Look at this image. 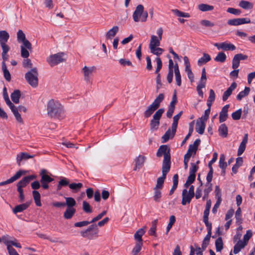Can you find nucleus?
Listing matches in <instances>:
<instances>
[{
	"label": "nucleus",
	"instance_id": "nucleus-10",
	"mask_svg": "<svg viewBox=\"0 0 255 255\" xmlns=\"http://www.w3.org/2000/svg\"><path fill=\"white\" fill-rule=\"evenodd\" d=\"M37 178L36 175H30L24 177L16 185L17 190H23V188L26 187L29 182Z\"/></svg>",
	"mask_w": 255,
	"mask_h": 255
},
{
	"label": "nucleus",
	"instance_id": "nucleus-3",
	"mask_svg": "<svg viewBox=\"0 0 255 255\" xmlns=\"http://www.w3.org/2000/svg\"><path fill=\"white\" fill-rule=\"evenodd\" d=\"M164 98L163 94H159L155 98L154 101L147 107V109L144 112L145 118H148L157 110L160 106V103Z\"/></svg>",
	"mask_w": 255,
	"mask_h": 255
},
{
	"label": "nucleus",
	"instance_id": "nucleus-36",
	"mask_svg": "<svg viewBox=\"0 0 255 255\" xmlns=\"http://www.w3.org/2000/svg\"><path fill=\"white\" fill-rule=\"evenodd\" d=\"M20 92L18 90H14L11 94L10 97L11 100L15 104L19 103V98L20 97Z\"/></svg>",
	"mask_w": 255,
	"mask_h": 255
},
{
	"label": "nucleus",
	"instance_id": "nucleus-16",
	"mask_svg": "<svg viewBox=\"0 0 255 255\" xmlns=\"http://www.w3.org/2000/svg\"><path fill=\"white\" fill-rule=\"evenodd\" d=\"M194 196L191 195L188 193L187 189H184L182 193V202L181 204L183 205H185L187 204H189L191 199Z\"/></svg>",
	"mask_w": 255,
	"mask_h": 255
},
{
	"label": "nucleus",
	"instance_id": "nucleus-1",
	"mask_svg": "<svg viewBox=\"0 0 255 255\" xmlns=\"http://www.w3.org/2000/svg\"><path fill=\"white\" fill-rule=\"evenodd\" d=\"M62 111V105L59 101L51 99L47 104V112L49 117L59 119Z\"/></svg>",
	"mask_w": 255,
	"mask_h": 255
},
{
	"label": "nucleus",
	"instance_id": "nucleus-15",
	"mask_svg": "<svg viewBox=\"0 0 255 255\" xmlns=\"http://www.w3.org/2000/svg\"><path fill=\"white\" fill-rule=\"evenodd\" d=\"M9 38L8 33L5 30L0 31V45L1 47H9L7 44Z\"/></svg>",
	"mask_w": 255,
	"mask_h": 255
},
{
	"label": "nucleus",
	"instance_id": "nucleus-6",
	"mask_svg": "<svg viewBox=\"0 0 255 255\" xmlns=\"http://www.w3.org/2000/svg\"><path fill=\"white\" fill-rule=\"evenodd\" d=\"M133 19L135 22H138L140 18L142 22H145L148 16L147 11H144V7L141 4L138 5L133 13Z\"/></svg>",
	"mask_w": 255,
	"mask_h": 255
},
{
	"label": "nucleus",
	"instance_id": "nucleus-43",
	"mask_svg": "<svg viewBox=\"0 0 255 255\" xmlns=\"http://www.w3.org/2000/svg\"><path fill=\"white\" fill-rule=\"evenodd\" d=\"M250 88L249 87H246L244 91L240 92L237 96L238 100H241L243 98L248 96L250 93Z\"/></svg>",
	"mask_w": 255,
	"mask_h": 255
},
{
	"label": "nucleus",
	"instance_id": "nucleus-59",
	"mask_svg": "<svg viewBox=\"0 0 255 255\" xmlns=\"http://www.w3.org/2000/svg\"><path fill=\"white\" fill-rule=\"evenodd\" d=\"M150 50V52L154 54V55H156L157 56H159L160 55H161L164 50L161 48H159V47H154L153 48H149Z\"/></svg>",
	"mask_w": 255,
	"mask_h": 255
},
{
	"label": "nucleus",
	"instance_id": "nucleus-20",
	"mask_svg": "<svg viewBox=\"0 0 255 255\" xmlns=\"http://www.w3.org/2000/svg\"><path fill=\"white\" fill-rule=\"evenodd\" d=\"M146 160V157L142 155H139L134 159L135 166L133 170H136L137 168L141 167L144 164Z\"/></svg>",
	"mask_w": 255,
	"mask_h": 255
},
{
	"label": "nucleus",
	"instance_id": "nucleus-49",
	"mask_svg": "<svg viewBox=\"0 0 255 255\" xmlns=\"http://www.w3.org/2000/svg\"><path fill=\"white\" fill-rule=\"evenodd\" d=\"M215 246L217 252H220L223 248V242L221 237H219L215 241Z\"/></svg>",
	"mask_w": 255,
	"mask_h": 255
},
{
	"label": "nucleus",
	"instance_id": "nucleus-7",
	"mask_svg": "<svg viewBox=\"0 0 255 255\" xmlns=\"http://www.w3.org/2000/svg\"><path fill=\"white\" fill-rule=\"evenodd\" d=\"M38 73L37 69H32L25 74V78L28 84L33 88L38 85Z\"/></svg>",
	"mask_w": 255,
	"mask_h": 255
},
{
	"label": "nucleus",
	"instance_id": "nucleus-50",
	"mask_svg": "<svg viewBox=\"0 0 255 255\" xmlns=\"http://www.w3.org/2000/svg\"><path fill=\"white\" fill-rule=\"evenodd\" d=\"M82 208L83 211L86 213H91L93 212L92 208L89 203L86 201H83L82 203Z\"/></svg>",
	"mask_w": 255,
	"mask_h": 255
},
{
	"label": "nucleus",
	"instance_id": "nucleus-37",
	"mask_svg": "<svg viewBox=\"0 0 255 255\" xmlns=\"http://www.w3.org/2000/svg\"><path fill=\"white\" fill-rule=\"evenodd\" d=\"M160 188H154V195L153 196V198L154 201L155 202H159L160 201V199L161 198V192Z\"/></svg>",
	"mask_w": 255,
	"mask_h": 255
},
{
	"label": "nucleus",
	"instance_id": "nucleus-28",
	"mask_svg": "<svg viewBox=\"0 0 255 255\" xmlns=\"http://www.w3.org/2000/svg\"><path fill=\"white\" fill-rule=\"evenodd\" d=\"M205 128V122L197 120L195 129L196 131L200 134H203Z\"/></svg>",
	"mask_w": 255,
	"mask_h": 255
},
{
	"label": "nucleus",
	"instance_id": "nucleus-19",
	"mask_svg": "<svg viewBox=\"0 0 255 255\" xmlns=\"http://www.w3.org/2000/svg\"><path fill=\"white\" fill-rule=\"evenodd\" d=\"M237 84L236 82H234L232 83L231 85L224 92L222 100L224 102L226 101L229 97L232 94L233 91L237 88Z\"/></svg>",
	"mask_w": 255,
	"mask_h": 255
},
{
	"label": "nucleus",
	"instance_id": "nucleus-9",
	"mask_svg": "<svg viewBox=\"0 0 255 255\" xmlns=\"http://www.w3.org/2000/svg\"><path fill=\"white\" fill-rule=\"evenodd\" d=\"M164 112L163 108L158 109L153 116L150 126L151 129H156L159 125V120Z\"/></svg>",
	"mask_w": 255,
	"mask_h": 255
},
{
	"label": "nucleus",
	"instance_id": "nucleus-54",
	"mask_svg": "<svg viewBox=\"0 0 255 255\" xmlns=\"http://www.w3.org/2000/svg\"><path fill=\"white\" fill-rule=\"evenodd\" d=\"M222 45L221 49L223 50H234L236 49L235 46L231 43L223 42Z\"/></svg>",
	"mask_w": 255,
	"mask_h": 255
},
{
	"label": "nucleus",
	"instance_id": "nucleus-11",
	"mask_svg": "<svg viewBox=\"0 0 255 255\" xmlns=\"http://www.w3.org/2000/svg\"><path fill=\"white\" fill-rule=\"evenodd\" d=\"M17 39L18 42H22L30 51L32 50V46L29 41L25 38L24 33L21 30H19L17 33Z\"/></svg>",
	"mask_w": 255,
	"mask_h": 255
},
{
	"label": "nucleus",
	"instance_id": "nucleus-18",
	"mask_svg": "<svg viewBox=\"0 0 255 255\" xmlns=\"http://www.w3.org/2000/svg\"><path fill=\"white\" fill-rule=\"evenodd\" d=\"M156 61L157 63V67L155 70V73L157 74L156 77V83L157 85L161 86V82L160 80V74L159 73V71L162 68V63L161 59L159 57L156 58Z\"/></svg>",
	"mask_w": 255,
	"mask_h": 255
},
{
	"label": "nucleus",
	"instance_id": "nucleus-40",
	"mask_svg": "<svg viewBox=\"0 0 255 255\" xmlns=\"http://www.w3.org/2000/svg\"><path fill=\"white\" fill-rule=\"evenodd\" d=\"M246 246V244L243 243V241H239L234 246L233 253L235 254L239 253L242 249L244 248Z\"/></svg>",
	"mask_w": 255,
	"mask_h": 255
},
{
	"label": "nucleus",
	"instance_id": "nucleus-13",
	"mask_svg": "<svg viewBox=\"0 0 255 255\" xmlns=\"http://www.w3.org/2000/svg\"><path fill=\"white\" fill-rule=\"evenodd\" d=\"M26 173L27 171L25 170H20L18 171L13 176H12L9 179L6 180L5 181L0 182V186L13 182L15 180L19 179L22 175H24Z\"/></svg>",
	"mask_w": 255,
	"mask_h": 255
},
{
	"label": "nucleus",
	"instance_id": "nucleus-2",
	"mask_svg": "<svg viewBox=\"0 0 255 255\" xmlns=\"http://www.w3.org/2000/svg\"><path fill=\"white\" fill-rule=\"evenodd\" d=\"M170 149L167 145H161L157 150L156 156L160 157L163 156V160L162 167L170 168L171 165V156Z\"/></svg>",
	"mask_w": 255,
	"mask_h": 255
},
{
	"label": "nucleus",
	"instance_id": "nucleus-46",
	"mask_svg": "<svg viewBox=\"0 0 255 255\" xmlns=\"http://www.w3.org/2000/svg\"><path fill=\"white\" fill-rule=\"evenodd\" d=\"M65 206L66 207H75L76 205V202L75 199L72 197H65Z\"/></svg>",
	"mask_w": 255,
	"mask_h": 255
},
{
	"label": "nucleus",
	"instance_id": "nucleus-55",
	"mask_svg": "<svg viewBox=\"0 0 255 255\" xmlns=\"http://www.w3.org/2000/svg\"><path fill=\"white\" fill-rule=\"evenodd\" d=\"M142 246V243L141 242H137L132 249V254L133 255H137L139 252L140 251L141 247Z\"/></svg>",
	"mask_w": 255,
	"mask_h": 255
},
{
	"label": "nucleus",
	"instance_id": "nucleus-24",
	"mask_svg": "<svg viewBox=\"0 0 255 255\" xmlns=\"http://www.w3.org/2000/svg\"><path fill=\"white\" fill-rule=\"evenodd\" d=\"M119 30V28L118 26H113L107 32L105 35L106 39L111 40L117 34Z\"/></svg>",
	"mask_w": 255,
	"mask_h": 255
},
{
	"label": "nucleus",
	"instance_id": "nucleus-51",
	"mask_svg": "<svg viewBox=\"0 0 255 255\" xmlns=\"http://www.w3.org/2000/svg\"><path fill=\"white\" fill-rule=\"evenodd\" d=\"M226 58L227 56L226 54L222 52H220L215 58V60L217 62L223 63L226 61Z\"/></svg>",
	"mask_w": 255,
	"mask_h": 255
},
{
	"label": "nucleus",
	"instance_id": "nucleus-58",
	"mask_svg": "<svg viewBox=\"0 0 255 255\" xmlns=\"http://www.w3.org/2000/svg\"><path fill=\"white\" fill-rule=\"evenodd\" d=\"M197 150V149L196 147L193 146L192 144H190L189 146L187 152L184 156L190 158L192 153L194 154L196 153Z\"/></svg>",
	"mask_w": 255,
	"mask_h": 255
},
{
	"label": "nucleus",
	"instance_id": "nucleus-33",
	"mask_svg": "<svg viewBox=\"0 0 255 255\" xmlns=\"http://www.w3.org/2000/svg\"><path fill=\"white\" fill-rule=\"evenodd\" d=\"M66 211H65V218L69 219H71L76 212V209L74 207H66Z\"/></svg>",
	"mask_w": 255,
	"mask_h": 255
},
{
	"label": "nucleus",
	"instance_id": "nucleus-48",
	"mask_svg": "<svg viewBox=\"0 0 255 255\" xmlns=\"http://www.w3.org/2000/svg\"><path fill=\"white\" fill-rule=\"evenodd\" d=\"M172 11L175 15L178 17L188 18L190 16L189 13L181 11L177 9H172Z\"/></svg>",
	"mask_w": 255,
	"mask_h": 255
},
{
	"label": "nucleus",
	"instance_id": "nucleus-62",
	"mask_svg": "<svg viewBox=\"0 0 255 255\" xmlns=\"http://www.w3.org/2000/svg\"><path fill=\"white\" fill-rule=\"evenodd\" d=\"M215 197L217 199V201H222V193L218 186H215Z\"/></svg>",
	"mask_w": 255,
	"mask_h": 255
},
{
	"label": "nucleus",
	"instance_id": "nucleus-8",
	"mask_svg": "<svg viewBox=\"0 0 255 255\" xmlns=\"http://www.w3.org/2000/svg\"><path fill=\"white\" fill-rule=\"evenodd\" d=\"M63 52H59L50 55L47 57L46 61L51 67H53L63 61Z\"/></svg>",
	"mask_w": 255,
	"mask_h": 255
},
{
	"label": "nucleus",
	"instance_id": "nucleus-4",
	"mask_svg": "<svg viewBox=\"0 0 255 255\" xmlns=\"http://www.w3.org/2000/svg\"><path fill=\"white\" fill-rule=\"evenodd\" d=\"M180 118L178 117V116H174L173 118V123L172 124L171 131L170 128H169L164 133V134L162 137V142L164 143L167 142L170 138H172L174 137L178 125V121Z\"/></svg>",
	"mask_w": 255,
	"mask_h": 255
},
{
	"label": "nucleus",
	"instance_id": "nucleus-47",
	"mask_svg": "<svg viewBox=\"0 0 255 255\" xmlns=\"http://www.w3.org/2000/svg\"><path fill=\"white\" fill-rule=\"evenodd\" d=\"M20 50L21 57L24 58H27L29 56L28 51L29 50L24 44H22L20 46Z\"/></svg>",
	"mask_w": 255,
	"mask_h": 255
},
{
	"label": "nucleus",
	"instance_id": "nucleus-52",
	"mask_svg": "<svg viewBox=\"0 0 255 255\" xmlns=\"http://www.w3.org/2000/svg\"><path fill=\"white\" fill-rule=\"evenodd\" d=\"M157 220H155L152 222V226L149 230V234L150 236H154L156 237V224Z\"/></svg>",
	"mask_w": 255,
	"mask_h": 255
},
{
	"label": "nucleus",
	"instance_id": "nucleus-22",
	"mask_svg": "<svg viewBox=\"0 0 255 255\" xmlns=\"http://www.w3.org/2000/svg\"><path fill=\"white\" fill-rule=\"evenodd\" d=\"M248 133H246L244 135L243 139L241 143H240V145L239 147L238 150V155L240 156L243 154V153L244 152L246 147V144L248 142Z\"/></svg>",
	"mask_w": 255,
	"mask_h": 255
},
{
	"label": "nucleus",
	"instance_id": "nucleus-63",
	"mask_svg": "<svg viewBox=\"0 0 255 255\" xmlns=\"http://www.w3.org/2000/svg\"><path fill=\"white\" fill-rule=\"evenodd\" d=\"M200 23L202 25L207 27H212L215 25V24L213 22L206 19L201 20Z\"/></svg>",
	"mask_w": 255,
	"mask_h": 255
},
{
	"label": "nucleus",
	"instance_id": "nucleus-31",
	"mask_svg": "<svg viewBox=\"0 0 255 255\" xmlns=\"http://www.w3.org/2000/svg\"><path fill=\"white\" fill-rule=\"evenodd\" d=\"M219 135L223 137H226L228 135V128L225 124H221L218 129Z\"/></svg>",
	"mask_w": 255,
	"mask_h": 255
},
{
	"label": "nucleus",
	"instance_id": "nucleus-56",
	"mask_svg": "<svg viewBox=\"0 0 255 255\" xmlns=\"http://www.w3.org/2000/svg\"><path fill=\"white\" fill-rule=\"evenodd\" d=\"M211 236V234L208 233L206 237L204 238L202 244V248L203 249V250H205L208 245Z\"/></svg>",
	"mask_w": 255,
	"mask_h": 255
},
{
	"label": "nucleus",
	"instance_id": "nucleus-29",
	"mask_svg": "<svg viewBox=\"0 0 255 255\" xmlns=\"http://www.w3.org/2000/svg\"><path fill=\"white\" fill-rule=\"evenodd\" d=\"M160 40L158 37L154 35L151 36V39L149 45V48H151L154 47H158L160 44Z\"/></svg>",
	"mask_w": 255,
	"mask_h": 255
},
{
	"label": "nucleus",
	"instance_id": "nucleus-32",
	"mask_svg": "<svg viewBox=\"0 0 255 255\" xmlns=\"http://www.w3.org/2000/svg\"><path fill=\"white\" fill-rule=\"evenodd\" d=\"M9 108L11 110L12 113L13 114L16 121L19 123H22V119L18 112V110L17 107H15L14 105H13L12 107H9Z\"/></svg>",
	"mask_w": 255,
	"mask_h": 255
},
{
	"label": "nucleus",
	"instance_id": "nucleus-5",
	"mask_svg": "<svg viewBox=\"0 0 255 255\" xmlns=\"http://www.w3.org/2000/svg\"><path fill=\"white\" fill-rule=\"evenodd\" d=\"M99 230L96 224H92L87 229L80 232V235L83 238L92 240L98 238Z\"/></svg>",
	"mask_w": 255,
	"mask_h": 255
},
{
	"label": "nucleus",
	"instance_id": "nucleus-60",
	"mask_svg": "<svg viewBox=\"0 0 255 255\" xmlns=\"http://www.w3.org/2000/svg\"><path fill=\"white\" fill-rule=\"evenodd\" d=\"M242 113V110L240 109L232 114V117L234 120H239L240 119Z\"/></svg>",
	"mask_w": 255,
	"mask_h": 255
},
{
	"label": "nucleus",
	"instance_id": "nucleus-44",
	"mask_svg": "<svg viewBox=\"0 0 255 255\" xmlns=\"http://www.w3.org/2000/svg\"><path fill=\"white\" fill-rule=\"evenodd\" d=\"M211 60L210 55L206 53L203 54V56L200 58L198 61V65L199 66L207 63Z\"/></svg>",
	"mask_w": 255,
	"mask_h": 255
},
{
	"label": "nucleus",
	"instance_id": "nucleus-57",
	"mask_svg": "<svg viewBox=\"0 0 255 255\" xmlns=\"http://www.w3.org/2000/svg\"><path fill=\"white\" fill-rule=\"evenodd\" d=\"M227 163L225 161V156L224 154H221L219 159V167L221 169L226 168Z\"/></svg>",
	"mask_w": 255,
	"mask_h": 255
},
{
	"label": "nucleus",
	"instance_id": "nucleus-45",
	"mask_svg": "<svg viewBox=\"0 0 255 255\" xmlns=\"http://www.w3.org/2000/svg\"><path fill=\"white\" fill-rule=\"evenodd\" d=\"M198 9L202 11H211L214 9V6L207 4L202 3L198 5Z\"/></svg>",
	"mask_w": 255,
	"mask_h": 255
},
{
	"label": "nucleus",
	"instance_id": "nucleus-17",
	"mask_svg": "<svg viewBox=\"0 0 255 255\" xmlns=\"http://www.w3.org/2000/svg\"><path fill=\"white\" fill-rule=\"evenodd\" d=\"M95 70V67L84 66L82 69V72L84 76V80L86 82H90V76Z\"/></svg>",
	"mask_w": 255,
	"mask_h": 255
},
{
	"label": "nucleus",
	"instance_id": "nucleus-27",
	"mask_svg": "<svg viewBox=\"0 0 255 255\" xmlns=\"http://www.w3.org/2000/svg\"><path fill=\"white\" fill-rule=\"evenodd\" d=\"M30 205V202H26L23 204H21L16 206L12 210L14 214L21 212L24 210H26Z\"/></svg>",
	"mask_w": 255,
	"mask_h": 255
},
{
	"label": "nucleus",
	"instance_id": "nucleus-35",
	"mask_svg": "<svg viewBox=\"0 0 255 255\" xmlns=\"http://www.w3.org/2000/svg\"><path fill=\"white\" fill-rule=\"evenodd\" d=\"M32 195L36 205L38 207H40L41 206V196L39 192L36 190H33L32 191Z\"/></svg>",
	"mask_w": 255,
	"mask_h": 255
},
{
	"label": "nucleus",
	"instance_id": "nucleus-42",
	"mask_svg": "<svg viewBox=\"0 0 255 255\" xmlns=\"http://www.w3.org/2000/svg\"><path fill=\"white\" fill-rule=\"evenodd\" d=\"M2 69L4 78L7 81H9L11 79V75L7 69L6 64L4 62L2 63Z\"/></svg>",
	"mask_w": 255,
	"mask_h": 255
},
{
	"label": "nucleus",
	"instance_id": "nucleus-14",
	"mask_svg": "<svg viewBox=\"0 0 255 255\" xmlns=\"http://www.w3.org/2000/svg\"><path fill=\"white\" fill-rule=\"evenodd\" d=\"M184 64H185V71L187 74L188 78L190 82L192 83L194 81V74L190 68V63L188 58L187 56H184L183 58Z\"/></svg>",
	"mask_w": 255,
	"mask_h": 255
},
{
	"label": "nucleus",
	"instance_id": "nucleus-21",
	"mask_svg": "<svg viewBox=\"0 0 255 255\" xmlns=\"http://www.w3.org/2000/svg\"><path fill=\"white\" fill-rule=\"evenodd\" d=\"M229 107V105H226L222 108L219 115V122L220 123L226 121L228 116V112Z\"/></svg>",
	"mask_w": 255,
	"mask_h": 255
},
{
	"label": "nucleus",
	"instance_id": "nucleus-61",
	"mask_svg": "<svg viewBox=\"0 0 255 255\" xmlns=\"http://www.w3.org/2000/svg\"><path fill=\"white\" fill-rule=\"evenodd\" d=\"M242 212L241 209L239 207L236 212L235 213V218L236 220V222L238 224H241L242 222V218H241Z\"/></svg>",
	"mask_w": 255,
	"mask_h": 255
},
{
	"label": "nucleus",
	"instance_id": "nucleus-26",
	"mask_svg": "<svg viewBox=\"0 0 255 255\" xmlns=\"http://www.w3.org/2000/svg\"><path fill=\"white\" fill-rule=\"evenodd\" d=\"M47 171L45 169H42L40 172V175L41 176L40 182H51L53 180V179L50 177L47 174Z\"/></svg>",
	"mask_w": 255,
	"mask_h": 255
},
{
	"label": "nucleus",
	"instance_id": "nucleus-53",
	"mask_svg": "<svg viewBox=\"0 0 255 255\" xmlns=\"http://www.w3.org/2000/svg\"><path fill=\"white\" fill-rule=\"evenodd\" d=\"M3 98L4 99L5 103L9 107V108L10 107H12V106L14 105V104L11 102V101H10V100L9 99L8 96L6 92V88H3Z\"/></svg>",
	"mask_w": 255,
	"mask_h": 255
},
{
	"label": "nucleus",
	"instance_id": "nucleus-39",
	"mask_svg": "<svg viewBox=\"0 0 255 255\" xmlns=\"http://www.w3.org/2000/svg\"><path fill=\"white\" fill-rule=\"evenodd\" d=\"M178 183V175L176 174L173 177V185L169 192V195H171L176 189Z\"/></svg>",
	"mask_w": 255,
	"mask_h": 255
},
{
	"label": "nucleus",
	"instance_id": "nucleus-64",
	"mask_svg": "<svg viewBox=\"0 0 255 255\" xmlns=\"http://www.w3.org/2000/svg\"><path fill=\"white\" fill-rule=\"evenodd\" d=\"M227 11L235 15H239L241 13V10L240 9L232 7L228 8L227 10Z\"/></svg>",
	"mask_w": 255,
	"mask_h": 255
},
{
	"label": "nucleus",
	"instance_id": "nucleus-23",
	"mask_svg": "<svg viewBox=\"0 0 255 255\" xmlns=\"http://www.w3.org/2000/svg\"><path fill=\"white\" fill-rule=\"evenodd\" d=\"M66 185H68L70 189L75 192L79 191L83 186V184L81 183H72L71 184H69L68 180L65 178V186Z\"/></svg>",
	"mask_w": 255,
	"mask_h": 255
},
{
	"label": "nucleus",
	"instance_id": "nucleus-41",
	"mask_svg": "<svg viewBox=\"0 0 255 255\" xmlns=\"http://www.w3.org/2000/svg\"><path fill=\"white\" fill-rule=\"evenodd\" d=\"M243 162L242 157H238L236 159V164L232 167V172L234 174L237 173L238 168L242 165Z\"/></svg>",
	"mask_w": 255,
	"mask_h": 255
},
{
	"label": "nucleus",
	"instance_id": "nucleus-12",
	"mask_svg": "<svg viewBox=\"0 0 255 255\" xmlns=\"http://www.w3.org/2000/svg\"><path fill=\"white\" fill-rule=\"evenodd\" d=\"M170 168L162 167V175L157 179L156 185L154 188L162 189L164 180L166 178L167 173L169 171Z\"/></svg>",
	"mask_w": 255,
	"mask_h": 255
},
{
	"label": "nucleus",
	"instance_id": "nucleus-25",
	"mask_svg": "<svg viewBox=\"0 0 255 255\" xmlns=\"http://www.w3.org/2000/svg\"><path fill=\"white\" fill-rule=\"evenodd\" d=\"M34 155H30L26 152H21L16 156V162L18 165H20L21 161L22 160H27L33 158Z\"/></svg>",
	"mask_w": 255,
	"mask_h": 255
},
{
	"label": "nucleus",
	"instance_id": "nucleus-38",
	"mask_svg": "<svg viewBox=\"0 0 255 255\" xmlns=\"http://www.w3.org/2000/svg\"><path fill=\"white\" fill-rule=\"evenodd\" d=\"M239 5L245 9H251L253 8V4L252 2L244 0L239 2Z\"/></svg>",
	"mask_w": 255,
	"mask_h": 255
},
{
	"label": "nucleus",
	"instance_id": "nucleus-30",
	"mask_svg": "<svg viewBox=\"0 0 255 255\" xmlns=\"http://www.w3.org/2000/svg\"><path fill=\"white\" fill-rule=\"evenodd\" d=\"M145 231L144 227L138 229L134 235V238L137 242L142 243V236L144 234Z\"/></svg>",
	"mask_w": 255,
	"mask_h": 255
},
{
	"label": "nucleus",
	"instance_id": "nucleus-34",
	"mask_svg": "<svg viewBox=\"0 0 255 255\" xmlns=\"http://www.w3.org/2000/svg\"><path fill=\"white\" fill-rule=\"evenodd\" d=\"M13 238L11 237L6 235L3 236L1 238V242H2L7 247V248L8 247H11V245L13 241Z\"/></svg>",
	"mask_w": 255,
	"mask_h": 255
}]
</instances>
